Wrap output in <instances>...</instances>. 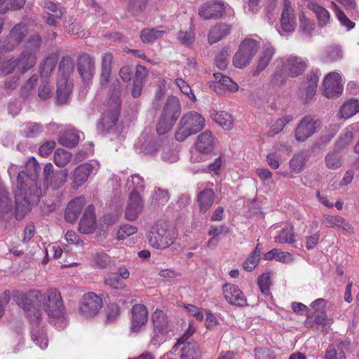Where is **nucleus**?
<instances>
[{
	"label": "nucleus",
	"instance_id": "f257e3e1",
	"mask_svg": "<svg viewBox=\"0 0 359 359\" xmlns=\"http://www.w3.org/2000/svg\"><path fill=\"white\" fill-rule=\"evenodd\" d=\"M41 167L36 160L31 158L27 165L26 171L19 172L17 187L15 191V210L14 215L18 220H21L29 211L31 204L37 203L42 194L39 184V175Z\"/></svg>",
	"mask_w": 359,
	"mask_h": 359
},
{
	"label": "nucleus",
	"instance_id": "f03ea898",
	"mask_svg": "<svg viewBox=\"0 0 359 359\" xmlns=\"http://www.w3.org/2000/svg\"><path fill=\"white\" fill-rule=\"evenodd\" d=\"M43 294L40 290H31L26 293L18 290H14L12 293V297L16 304L23 309L24 311L32 312L29 313V318L32 321L36 323L41 319V311L39 307H41Z\"/></svg>",
	"mask_w": 359,
	"mask_h": 359
},
{
	"label": "nucleus",
	"instance_id": "7ed1b4c3",
	"mask_svg": "<svg viewBox=\"0 0 359 359\" xmlns=\"http://www.w3.org/2000/svg\"><path fill=\"white\" fill-rule=\"evenodd\" d=\"M205 126V119L196 112L190 111L182 116L175 137L177 141L183 142L189 136L200 132Z\"/></svg>",
	"mask_w": 359,
	"mask_h": 359
},
{
	"label": "nucleus",
	"instance_id": "20e7f679",
	"mask_svg": "<svg viewBox=\"0 0 359 359\" xmlns=\"http://www.w3.org/2000/svg\"><path fill=\"white\" fill-rule=\"evenodd\" d=\"M175 236L169 225L165 222H158L148 234L150 245L156 249H165L174 243Z\"/></svg>",
	"mask_w": 359,
	"mask_h": 359
},
{
	"label": "nucleus",
	"instance_id": "39448f33",
	"mask_svg": "<svg viewBox=\"0 0 359 359\" xmlns=\"http://www.w3.org/2000/svg\"><path fill=\"white\" fill-rule=\"evenodd\" d=\"M41 308L48 317L60 318L65 314V306L60 293L55 288L48 290L43 294Z\"/></svg>",
	"mask_w": 359,
	"mask_h": 359
},
{
	"label": "nucleus",
	"instance_id": "423d86ee",
	"mask_svg": "<svg viewBox=\"0 0 359 359\" xmlns=\"http://www.w3.org/2000/svg\"><path fill=\"white\" fill-rule=\"evenodd\" d=\"M259 49V42L247 39L242 41L233 57V65L240 69L245 67Z\"/></svg>",
	"mask_w": 359,
	"mask_h": 359
},
{
	"label": "nucleus",
	"instance_id": "0eeeda50",
	"mask_svg": "<svg viewBox=\"0 0 359 359\" xmlns=\"http://www.w3.org/2000/svg\"><path fill=\"white\" fill-rule=\"evenodd\" d=\"M44 185L47 188L57 190L66 182L69 172L67 169L54 171L53 165L46 163L43 168Z\"/></svg>",
	"mask_w": 359,
	"mask_h": 359
},
{
	"label": "nucleus",
	"instance_id": "6e6552de",
	"mask_svg": "<svg viewBox=\"0 0 359 359\" xmlns=\"http://www.w3.org/2000/svg\"><path fill=\"white\" fill-rule=\"evenodd\" d=\"M320 123L311 116H304L298 123L294 137L298 142H304L317 132Z\"/></svg>",
	"mask_w": 359,
	"mask_h": 359
},
{
	"label": "nucleus",
	"instance_id": "1a4fd4ad",
	"mask_svg": "<svg viewBox=\"0 0 359 359\" xmlns=\"http://www.w3.org/2000/svg\"><path fill=\"white\" fill-rule=\"evenodd\" d=\"M102 306V299L94 292L85 294L81 299L79 311L86 318L95 316Z\"/></svg>",
	"mask_w": 359,
	"mask_h": 359
},
{
	"label": "nucleus",
	"instance_id": "9d476101",
	"mask_svg": "<svg viewBox=\"0 0 359 359\" xmlns=\"http://www.w3.org/2000/svg\"><path fill=\"white\" fill-rule=\"evenodd\" d=\"M120 110L121 108L107 105L97 125V130L100 133L104 134L107 133H111L114 130V128L118 121Z\"/></svg>",
	"mask_w": 359,
	"mask_h": 359
},
{
	"label": "nucleus",
	"instance_id": "9b49d317",
	"mask_svg": "<svg viewBox=\"0 0 359 359\" xmlns=\"http://www.w3.org/2000/svg\"><path fill=\"white\" fill-rule=\"evenodd\" d=\"M281 15L280 24L285 32H293L295 30L297 22L294 8L290 0H283L281 2Z\"/></svg>",
	"mask_w": 359,
	"mask_h": 359
},
{
	"label": "nucleus",
	"instance_id": "f8f14e48",
	"mask_svg": "<svg viewBox=\"0 0 359 359\" xmlns=\"http://www.w3.org/2000/svg\"><path fill=\"white\" fill-rule=\"evenodd\" d=\"M308 66L307 60L296 55H288L283 62V69L290 77H297L302 74Z\"/></svg>",
	"mask_w": 359,
	"mask_h": 359
},
{
	"label": "nucleus",
	"instance_id": "ddd939ff",
	"mask_svg": "<svg viewBox=\"0 0 359 359\" xmlns=\"http://www.w3.org/2000/svg\"><path fill=\"white\" fill-rule=\"evenodd\" d=\"M341 75L337 72L327 74L323 80L324 95L328 98L339 97L343 91Z\"/></svg>",
	"mask_w": 359,
	"mask_h": 359
},
{
	"label": "nucleus",
	"instance_id": "4468645a",
	"mask_svg": "<svg viewBox=\"0 0 359 359\" xmlns=\"http://www.w3.org/2000/svg\"><path fill=\"white\" fill-rule=\"evenodd\" d=\"M77 69L83 81L88 83L95 72V58L88 53H82L78 58Z\"/></svg>",
	"mask_w": 359,
	"mask_h": 359
},
{
	"label": "nucleus",
	"instance_id": "2eb2a0df",
	"mask_svg": "<svg viewBox=\"0 0 359 359\" xmlns=\"http://www.w3.org/2000/svg\"><path fill=\"white\" fill-rule=\"evenodd\" d=\"M225 11L222 2L211 1L203 4L198 8V15L204 20L217 19L222 18Z\"/></svg>",
	"mask_w": 359,
	"mask_h": 359
},
{
	"label": "nucleus",
	"instance_id": "dca6fc26",
	"mask_svg": "<svg viewBox=\"0 0 359 359\" xmlns=\"http://www.w3.org/2000/svg\"><path fill=\"white\" fill-rule=\"evenodd\" d=\"M144 207V202L139 191H132L129 195L128 206L126 210L125 217L130 221L137 218Z\"/></svg>",
	"mask_w": 359,
	"mask_h": 359
},
{
	"label": "nucleus",
	"instance_id": "f3484780",
	"mask_svg": "<svg viewBox=\"0 0 359 359\" xmlns=\"http://www.w3.org/2000/svg\"><path fill=\"white\" fill-rule=\"evenodd\" d=\"M223 294L225 299L231 304L243 306L247 304V299L238 286L225 284L223 286Z\"/></svg>",
	"mask_w": 359,
	"mask_h": 359
},
{
	"label": "nucleus",
	"instance_id": "a211bd4d",
	"mask_svg": "<svg viewBox=\"0 0 359 359\" xmlns=\"http://www.w3.org/2000/svg\"><path fill=\"white\" fill-rule=\"evenodd\" d=\"M131 316V331L137 332L142 326L147 322L148 312L146 306L143 304H135L132 308Z\"/></svg>",
	"mask_w": 359,
	"mask_h": 359
},
{
	"label": "nucleus",
	"instance_id": "6ab92c4d",
	"mask_svg": "<svg viewBox=\"0 0 359 359\" xmlns=\"http://www.w3.org/2000/svg\"><path fill=\"white\" fill-rule=\"evenodd\" d=\"M93 205H88L79 222V231L84 234L93 233L96 229V220L94 214Z\"/></svg>",
	"mask_w": 359,
	"mask_h": 359
},
{
	"label": "nucleus",
	"instance_id": "aec40b11",
	"mask_svg": "<svg viewBox=\"0 0 359 359\" xmlns=\"http://www.w3.org/2000/svg\"><path fill=\"white\" fill-rule=\"evenodd\" d=\"M93 168V165L87 163L76 167L71 174L72 187L74 189H78L82 186L88 180Z\"/></svg>",
	"mask_w": 359,
	"mask_h": 359
},
{
	"label": "nucleus",
	"instance_id": "412c9836",
	"mask_svg": "<svg viewBox=\"0 0 359 359\" xmlns=\"http://www.w3.org/2000/svg\"><path fill=\"white\" fill-rule=\"evenodd\" d=\"M86 200L83 196L77 197L71 201L67 205L65 217L67 222L73 223L80 215Z\"/></svg>",
	"mask_w": 359,
	"mask_h": 359
},
{
	"label": "nucleus",
	"instance_id": "4be33fe9",
	"mask_svg": "<svg viewBox=\"0 0 359 359\" xmlns=\"http://www.w3.org/2000/svg\"><path fill=\"white\" fill-rule=\"evenodd\" d=\"M181 113V105L177 97L170 96L166 100L161 116L176 122Z\"/></svg>",
	"mask_w": 359,
	"mask_h": 359
},
{
	"label": "nucleus",
	"instance_id": "5701e85b",
	"mask_svg": "<svg viewBox=\"0 0 359 359\" xmlns=\"http://www.w3.org/2000/svg\"><path fill=\"white\" fill-rule=\"evenodd\" d=\"M178 348L181 352L180 359H202L203 351L200 345L194 340L181 345Z\"/></svg>",
	"mask_w": 359,
	"mask_h": 359
},
{
	"label": "nucleus",
	"instance_id": "b1692460",
	"mask_svg": "<svg viewBox=\"0 0 359 359\" xmlns=\"http://www.w3.org/2000/svg\"><path fill=\"white\" fill-rule=\"evenodd\" d=\"M14 215L11 199L8 197L7 191L0 184V218L4 221H9Z\"/></svg>",
	"mask_w": 359,
	"mask_h": 359
},
{
	"label": "nucleus",
	"instance_id": "393cba45",
	"mask_svg": "<svg viewBox=\"0 0 359 359\" xmlns=\"http://www.w3.org/2000/svg\"><path fill=\"white\" fill-rule=\"evenodd\" d=\"M15 58L16 60L18 71L20 74H25L30 70L34 67L37 60L36 55L23 50H22L18 56L15 57Z\"/></svg>",
	"mask_w": 359,
	"mask_h": 359
},
{
	"label": "nucleus",
	"instance_id": "a878e982",
	"mask_svg": "<svg viewBox=\"0 0 359 359\" xmlns=\"http://www.w3.org/2000/svg\"><path fill=\"white\" fill-rule=\"evenodd\" d=\"M73 84L65 77L57 78V102L65 104L69 100L72 91Z\"/></svg>",
	"mask_w": 359,
	"mask_h": 359
},
{
	"label": "nucleus",
	"instance_id": "bb28decb",
	"mask_svg": "<svg viewBox=\"0 0 359 359\" xmlns=\"http://www.w3.org/2000/svg\"><path fill=\"white\" fill-rule=\"evenodd\" d=\"M113 60L112 53L107 52L102 55L100 84L107 86L109 82L111 74V63Z\"/></svg>",
	"mask_w": 359,
	"mask_h": 359
},
{
	"label": "nucleus",
	"instance_id": "cd10ccee",
	"mask_svg": "<svg viewBox=\"0 0 359 359\" xmlns=\"http://www.w3.org/2000/svg\"><path fill=\"white\" fill-rule=\"evenodd\" d=\"M214 147V139L210 130H205L198 135L196 149L201 153L208 154Z\"/></svg>",
	"mask_w": 359,
	"mask_h": 359
},
{
	"label": "nucleus",
	"instance_id": "c85d7f7f",
	"mask_svg": "<svg viewBox=\"0 0 359 359\" xmlns=\"http://www.w3.org/2000/svg\"><path fill=\"white\" fill-rule=\"evenodd\" d=\"M231 30V25L226 23H220L212 27L208 33V42L210 44L215 43L228 34Z\"/></svg>",
	"mask_w": 359,
	"mask_h": 359
},
{
	"label": "nucleus",
	"instance_id": "c756f323",
	"mask_svg": "<svg viewBox=\"0 0 359 359\" xmlns=\"http://www.w3.org/2000/svg\"><path fill=\"white\" fill-rule=\"evenodd\" d=\"M215 200V192L212 189H205L198 194L197 203L199 210L201 212H206L213 204Z\"/></svg>",
	"mask_w": 359,
	"mask_h": 359
},
{
	"label": "nucleus",
	"instance_id": "7c9ffc66",
	"mask_svg": "<svg viewBox=\"0 0 359 359\" xmlns=\"http://www.w3.org/2000/svg\"><path fill=\"white\" fill-rule=\"evenodd\" d=\"M32 322L33 323V327L31 331L32 340L41 349L46 348L48 345V339L46 330L38 326L39 323Z\"/></svg>",
	"mask_w": 359,
	"mask_h": 359
},
{
	"label": "nucleus",
	"instance_id": "2f4dec72",
	"mask_svg": "<svg viewBox=\"0 0 359 359\" xmlns=\"http://www.w3.org/2000/svg\"><path fill=\"white\" fill-rule=\"evenodd\" d=\"M323 224L327 228H341L344 231L351 232L353 227L341 216L325 215Z\"/></svg>",
	"mask_w": 359,
	"mask_h": 359
},
{
	"label": "nucleus",
	"instance_id": "473e14b6",
	"mask_svg": "<svg viewBox=\"0 0 359 359\" xmlns=\"http://www.w3.org/2000/svg\"><path fill=\"white\" fill-rule=\"evenodd\" d=\"M151 320L155 332L163 333L168 327V319L165 313L161 310H156L152 313Z\"/></svg>",
	"mask_w": 359,
	"mask_h": 359
},
{
	"label": "nucleus",
	"instance_id": "72a5a7b5",
	"mask_svg": "<svg viewBox=\"0 0 359 359\" xmlns=\"http://www.w3.org/2000/svg\"><path fill=\"white\" fill-rule=\"evenodd\" d=\"M212 119L224 130H230L233 126V118L226 111H214L211 114Z\"/></svg>",
	"mask_w": 359,
	"mask_h": 359
},
{
	"label": "nucleus",
	"instance_id": "f704fd0d",
	"mask_svg": "<svg viewBox=\"0 0 359 359\" xmlns=\"http://www.w3.org/2000/svg\"><path fill=\"white\" fill-rule=\"evenodd\" d=\"M121 83L118 79L114 80L110 86L109 100L108 105L121 108L120 95L121 93Z\"/></svg>",
	"mask_w": 359,
	"mask_h": 359
},
{
	"label": "nucleus",
	"instance_id": "c9c22d12",
	"mask_svg": "<svg viewBox=\"0 0 359 359\" xmlns=\"http://www.w3.org/2000/svg\"><path fill=\"white\" fill-rule=\"evenodd\" d=\"M307 317L308 318H313L316 323L322 325L323 330L326 332L332 324V320L327 318L324 311L312 312L311 310H309L307 311Z\"/></svg>",
	"mask_w": 359,
	"mask_h": 359
},
{
	"label": "nucleus",
	"instance_id": "e433bc0d",
	"mask_svg": "<svg viewBox=\"0 0 359 359\" xmlns=\"http://www.w3.org/2000/svg\"><path fill=\"white\" fill-rule=\"evenodd\" d=\"M275 53V48L271 45H266L262 51L257 62L256 72L257 74L262 72L269 65Z\"/></svg>",
	"mask_w": 359,
	"mask_h": 359
},
{
	"label": "nucleus",
	"instance_id": "4c0bfd02",
	"mask_svg": "<svg viewBox=\"0 0 359 359\" xmlns=\"http://www.w3.org/2000/svg\"><path fill=\"white\" fill-rule=\"evenodd\" d=\"M307 8L316 14L320 27L327 24L330 20V13L325 8L316 3L308 4Z\"/></svg>",
	"mask_w": 359,
	"mask_h": 359
},
{
	"label": "nucleus",
	"instance_id": "58836bf2",
	"mask_svg": "<svg viewBox=\"0 0 359 359\" xmlns=\"http://www.w3.org/2000/svg\"><path fill=\"white\" fill-rule=\"evenodd\" d=\"M308 158L309 154L306 151H302L296 153L290 161V166L292 171L295 173L302 172Z\"/></svg>",
	"mask_w": 359,
	"mask_h": 359
},
{
	"label": "nucleus",
	"instance_id": "ea45409f",
	"mask_svg": "<svg viewBox=\"0 0 359 359\" xmlns=\"http://www.w3.org/2000/svg\"><path fill=\"white\" fill-rule=\"evenodd\" d=\"M165 33L163 27H156L152 29H144L141 32L140 38L144 43L153 42L161 38Z\"/></svg>",
	"mask_w": 359,
	"mask_h": 359
},
{
	"label": "nucleus",
	"instance_id": "a19ab883",
	"mask_svg": "<svg viewBox=\"0 0 359 359\" xmlns=\"http://www.w3.org/2000/svg\"><path fill=\"white\" fill-rule=\"evenodd\" d=\"M57 62V57L55 55L51 54L48 55L40 66L41 77L48 78L55 69Z\"/></svg>",
	"mask_w": 359,
	"mask_h": 359
},
{
	"label": "nucleus",
	"instance_id": "79ce46f5",
	"mask_svg": "<svg viewBox=\"0 0 359 359\" xmlns=\"http://www.w3.org/2000/svg\"><path fill=\"white\" fill-rule=\"evenodd\" d=\"M64 27L69 34L77 36L79 38L85 37L86 34L82 25L76 20H73L72 17L65 18Z\"/></svg>",
	"mask_w": 359,
	"mask_h": 359
},
{
	"label": "nucleus",
	"instance_id": "37998d69",
	"mask_svg": "<svg viewBox=\"0 0 359 359\" xmlns=\"http://www.w3.org/2000/svg\"><path fill=\"white\" fill-rule=\"evenodd\" d=\"M344 342L335 343L330 345L325 356V359H346L344 352Z\"/></svg>",
	"mask_w": 359,
	"mask_h": 359
},
{
	"label": "nucleus",
	"instance_id": "c03bdc74",
	"mask_svg": "<svg viewBox=\"0 0 359 359\" xmlns=\"http://www.w3.org/2000/svg\"><path fill=\"white\" fill-rule=\"evenodd\" d=\"M359 111V104L357 100H350L346 102L340 108L339 114L341 118H348Z\"/></svg>",
	"mask_w": 359,
	"mask_h": 359
},
{
	"label": "nucleus",
	"instance_id": "a18cd8bd",
	"mask_svg": "<svg viewBox=\"0 0 359 359\" xmlns=\"http://www.w3.org/2000/svg\"><path fill=\"white\" fill-rule=\"evenodd\" d=\"M74 67V62L69 56L62 57L59 63L58 78L69 79V76L73 72Z\"/></svg>",
	"mask_w": 359,
	"mask_h": 359
},
{
	"label": "nucleus",
	"instance_id": "49530a36",
	"mask_svg": "<svg viewBox=\"0 0 359 359\" xmlns=\"http://www.w3.org/2000/svg\"><path fill=\"white\" fill-rule=\"evenodd\" d=\"M293 119L292 115H287L276 120L268 130L266 135L269 137H272L280 133L284 127Z\"/></svg>",
	"mask_w": 359,
	"mask_h": 359
},
{
	"label": "nucleus",
	"instance_id": "de8ad7c7",
	"mask_svg": "<svg viewBox=\"0 0 359 359\" xmlns=\"http://www.w3.org/2000/svg\"><path fill=\"white\" fill-rule=\"evenodd\" d=\"M42 43V38L39 34H32L26 41L23 51H27L34 55L39 50Z\"/></svg>",
	"mask_w": 359,
	"mask_h": 359
},
{
	"label": "nucleus",
	"instance_id": "09e8293b",
	"mask_svg": "<svg viewBox=\"0 0 359 359\" xmlns=\"http://www.w3.org/2000/svg\"><path fill=\"white\" fill-rule=\"evenodd\" d=\"M15 70H18L15 57H0V73L1 74L8 75L12 74Z\"/></svg>",
	"mask_w": 359,
	"mask_h": 359
},
{
	"label": "nucleus",
	"instance_id": "8fccbe9b",
	"mask_svg": "<svg viewBox=\"0 0 359 359\" xmlns=\"http://www.w3.org/2000/svg\"><path fill=\"white\" fill-rule=\"evenodd\" d=\"M79 141V135L72 130L65 132L58 140L59 143L66 147H75Z\"/></svg>",
	"mask_w": 359,
	"mask_h": 359
},
{
	"label": "nucleus",
	"instance_id": "3c124183",
	"mask_svg": "<svg viewBox=\"0 0 359 359\" xmlns=\"http://www.w3.org/2000/svg\"><path fill=\"white\" fill-rule=\"evenodd\" d=\"M105 285L115 290H125L126 285L121 280L119 276L116 273H109L104 278Z\"/></svg>",
	"mask_w": 359,
	"mask_h": 359
},
{
	"label": "nucleus",
	"instance_id": "603ef678",
	"mask_svg": "<svg viewBox=\"0 0 359 359\" xmlns=\"http://www.w3.org/2000/svg\"><path fill=\"white\" fill-rule=\"evenodd\" d=\"M275 241L279 243H293L295 242L294 229L292 226L284 228L278 236L275 237Z\"/></svg>",
	"mask_w": 359,
	"mask_h": 359
},
{
	"label": "nucleus",
	"instance_id": "864d4df0",
	"mask_svg": "<svg viewBox=\"0 0 359 359\" xmlns=\"http://www.w3.org/2000/svg\"><path fill=\"white\" fill-rule=\"evenodd\" d=\"M213 76L217 83L226 86L229 91L235 92L238 90V86L229 77L226 76L221 73H215Z\"/></svg>",
	"mask_w": 359,
	"mask_h": 359
},
{
	"label": "nucleus",
	"instance_id": "5fc2aeb1",
	"mask_svg": "<svg viewBox=\"0 0 359 359\" xmlns=\"http://www.w3.org/2000/svg\"><path fill=\"white\" fill-rule=\"evenodd\" d=\"M149 0H129L128 10L134 15L143 13L147 8Z\"/></svg>",
	"mask_w": 359,
	"mask_h": 359
},
{
	"label": "nucleus",
	"instance_id": "6e6d98bb",
	"mask_svg": "<svg viewBox=\"0 0 359 359\" xmlns=\"http://www.w3.org/2000/svg\"><path fill=\"white\" fill-rule=\"evenodd\" d=\"M72 154L63 149H57L54 154V163L60 168L66 165L70 161Z\"/></svg>",
	"mask_w": 359,
	"mask_h": 359
},
{
	"label": "nucleus",
	"instance_id": "4d7b16f0",
	"mask_svg": "<svg viewBox=\"0 0 359 359\" xmlns=\"http://www.w3.org/2000/svg\"><path fill=\"white\" fill-rule=\"evenodd\" d=\"M162 160L168 163H174L178 160L177 152L173 146L169 143H166L163 146V151L161 154Z\"/></svg>",
	"mask_w": 359,
	"mask_h": 359
},
{
	"label": "nucleus",
	"instance_id": "13d9d810",
	"mask_svg": "<svg viewBox=\"0 0 359 359\" xmlns=\"http://www.w3.org/2000/svg\"><path fill=\"white\" fill-rule=\"evenodd\" d=\"M20 44L27 35V26L23 22L15 25L9 33Z\"/></svg>",
	"mask_w": 359,
	"mask_h": 359
},
{
	"label": "nucleus",
	"instance_id": "bf43d9fd",
	"mask_svg": "<svg viewBox=\"0 0 359 359\" xmlns=\"http://www.w3.org/2000/svg\"><path fill=\"white\" fill-rule=\"evenodd\" d=\"M325 161L327 167L330 169H337L342 165L341 155L336 151L328 153Z\"/></svg>",
	"mask_w": 359,
	"mask_h": 359
},
{
	"label": "nucleus",
	"instance_id": "052dcab7",
	"mask_svg": "<svg viewBox=\"0 0 359 359\" xmlns=\"http://www.w3.org/2000/svg\"><path fill=\"white\" fill-rule=\"evenodd\" d=\"M43 8L46 10V14L52 15L57 18H61L65 12V8L51 1H46Z\"/></svg>",
	"mask_w": 359,
	"mask_h": 359
},
{
	"label": "nucleus",
	"instance_id": "680f3d73",
	"mask_svg": "<svg viewBox=\"0 0 359 359\" xmlns=\"http://www.w3.org/2000/svg\"><path fill=\"white\" fill-rule=\"evenodd\" d=\"M94 264L101 269L111 268L113 264L109 255L104 253H97L93 258Z\"/></svg>",
	"mask_w": 359,
	"mask_h": 359
},
{
	"label": "nucleus",
	"instance_id": "e2e57ef3",
	"mask_svg": "<svg viewBox=\"0 0 359 359\" xmlns=\"http://www.w3.org/2000/svg\"><path fill=\"white\" fill-rule=\"evenodd\" d=\"M315 28V23L313 20L308 19L304 13L299 15V29L306 35H310Z\"/></svg>",
	"mask_w": 359,
	"mask_h": 359
},
{
	"label": "nucleus",
	"instance_id": "0e129e2a",
	"mask_svg": "<svg viewBox=\"0 0 359 359\" xmlns=\"http://www.w3.org/2000/svg\"><path fill=\"white\" fill-rule=\"evenodd\" d=\"M175 123L162 116L156 125V132L158 135H163L169 132Z\"/></svg>",
	"mask_w": 359,
	"mask_h": 359
},
{
	"label": "nucleus",
	"instance_id": "69168bd1",
	"mask_svg": "<svg viewBox=\"0 0 359 359\" xmlns=\"http://www.w3.org/2000/svg\"><path fill=\"white\" fill-rule=\"evenodd\" d=\"M126 186L128 189H133V191H139L144 189V184L143 179L139 175H133L127 180Z\"/></svg>",
	"mask_w": 359,
	"mask_h": 359
},
{
	"label": "nucleus",
	"instance_id": "338daca9",
	"mask_svg": "<svg viewBox=\"0 0 359 359\" xmlns=\"http://www.w3.org/2000/svg\"><path fill=\"white\" fill-rule=\"evenodd\" d=\"M342 57L341 49L339 47L330 48L326 55L323 57L325 62H332L337 61Z\"/></svg>",
	"mask_w": 359,
	"mask_h": 359
},
{
	"label": "nucleus",
	"instance_id": "774afa93",
	"mask_svg": "<svg viewBox=\"0 0 359 359\" xmlns=\"http://www.w3.org/2000/svg\"><path fill=\"white\" fill-rule=\"evenodd\" d=\"M43 130V126L40 123H32L27 126L26 129L23 130L26 137L33 138L39 136Z\"/></svg>",
	"mask_w": 359,
	"mask_h": 359
}]
</instances>
